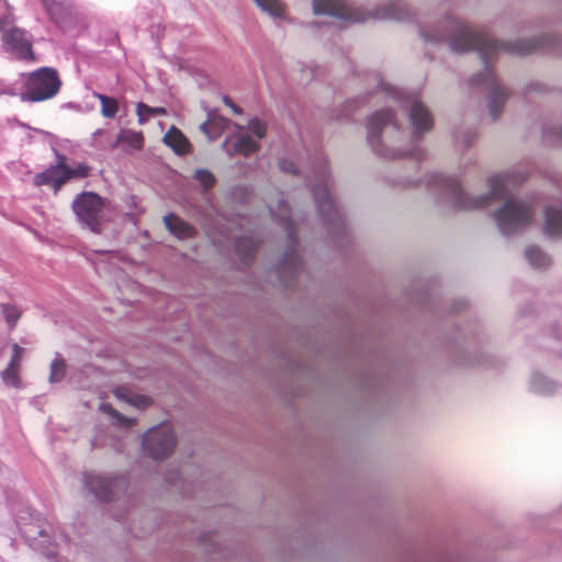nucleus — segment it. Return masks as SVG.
Masks as SVG:
<instances>
[{"instance_id":"nucleus-1","label":"nucleus","mask_w":562,"mask_h":562,"mask_svg":"<svg viewBox=\"0 0 562 562\" xmlns=\"http://www.w3.org/2000/svg\"><path fill=\"white\" fill-rule=\"evenodd\" d=\"M449 45L453 52L462 53L474 49L480 53L485 66V75L473 78L470 83L480 85V79L483 77V81L493 88L490 101V114L495 120L502 112L507 93L504 88L497 83L494 72L488 69V64L492 57L498 50H505L510 54L524 56L541 47L543 42L541 40H521L516 41L515 43H498L490 37V35L483 30L472 29L468 25L458 23L453 35L449 40Z\"/></svg>"},{"instance_id":"nucleus-2","label":"nucleus","mask_w":562,"mask_h":562,"mask_svg":"<svg viewBox=\"0 0 562 562\" xmlns=\"http://www.w3.org/2000/svg\"><path fill=\"white\" fill-rule=\"evenodd\" d=\"M526 179L522 175L509 172L493 176L488 179L490 194L476 199L469 198L462 190L461 184L456 179L448 180V189L451 192L457 207L461 210L480 209L488 204L490 199H503L508 192L510 186L522 182Z\"/></svg>"},{"instance_id":"nucleus-3","label":"nucleus","mask_w":562,"mask_h":562,"mask_svg":"<svg viewBox=\"0 0 562 562\" xmlns=\"http://www.w3.org/2000/svg\"><path fill=\"white\" fill-rule=\"evenodd\" d=\"M60 86L61 80L56 69L43 67L27 76L21 99L29 102L45 101L55 97Z\"/></svg>"},{"instance_id":"nucleus-4","label":"nucleus","mask_w":562,"mask_h":562,"mask_svg":"<svg viewBox=\"0 0 562 562\" xmlns=\"http://www.w3.org/2000/svg\"><path fill=\"white\" fill-rule=\"evenodd\" d=\"M535 210L531 203L509 199L494 214L499 231L504 235L517 233L530 225Z\"/></svg>"},{"instance_id":"nucleus-5","label":"nucleus","mask_w":562,"mask_h":562,"mask_svg":"<svg viewBox=\"0 0 562 562\" xmlns=\"http://www.w3.org/2000/svg\"><path fill=\"white\" fill-rule=\"evenodd\" d=\"M104 200L94 192H83L72 202V210L79 222L94 233L101 231V214Z\"/></svg>"},{"instance_id":"nucleus-6","label":"nucleus","mask_w":562,"mask_h":562,"mask_svg":"<svg viewBox=\"0 0 562 562\" xmlns=\"http://www.w3.org/2000/svg\"><path fill=\"white\" fill-rule=\"evenodd\" d=\"M176 446L171 426L162 423L149 429L143 438V447L147 454L155 460L167 458Z\"/></svg>"},{"instance_id":"nucleus-7","label":"nucleus","mask_w":562,"mask_h":562,"mask_svg":"<svg viewBox=\"0 0 562 562\" xmlns=\"http://www.w3.org/2000/svg\"><path fill=\"white\" fill-rule=\"evenodd\" d=\"M391 127L393 131L398 130V125L394 120V114L391 111H379L374 113L368 122V142L372 149L379 155L387 156L381 147V134L384 128Z\"/></svg>"},{"instance_id":"nucleus-8","label":"nucleus","mask_w":562,"mask_h":562,"mask_svg":"<svg viewBox=\"0 0 562 562\" xmlns=\"http://www.w3.org/2000/svg\"><path fill=\"white\" fill-rule=\"evenodd\" d=\"M3 42L5 49L16 59L31 61L35 59L31 37L25 31L12 29L4 33Z\"/></svg>"},{"instance_id":"nucleus-9","label":"nucleus","mask_w":562,"mask_h":562,"mask_svg":"<svg viewBox=\"0 0 562 562\" xmlns=\"http://www.w3.org/2000/svg\"><path fill=\"white\" fill-rule=\"evenodd\" d=\"M327 176V168L322 167L316 176L319 183L313 186L312 190L315 198V202L322 215L327 221H335L339 218V212L328 193Z\"/></svg>"},{"instance_id":"nucleus-10","label":"nucleus","mask_w":562,"mask_h":562,"mask_svg":"<svg viewBox=\"0 0 562 562\" xmlns=\"http://www.w3.org/2000/svg\"><path fill=\"white\" fill-rule=\"evenodd\" d=\"M313 11L315 14H328L345 21H359L355 11L342 0H313Z\"/></svg>"},{"instance_id":"nucleus-11","label":"nucleus","mask_w":562,"mask_h":562,"mask_svg":"<svg viewBox=\"0 0 562 562\" xmlns=\"http://www.w3.org/2000/svg\"><path fill=\"white\" fill-rule=\"evenodd\" d=\"M87 487L100 501L109 502L112 499L114 488L120 484L119 480L106 479L97 475H86Z\"/></svg>"},{"instance_id":"nucleus-12","label":"nucleus","mask_w":562,"mask_h":562,"mask_svg":"<svg viewBox=\"0 0 562 562\" xmlns=\"http://www.w3.org/2000/svg\"><path fill=\"white\" fill-rule=\"evenodd\" d=\"M409 120L413 126L414 134L416 135L429 132L434 126L431 113L420 102H414L412 104Z\"/></svg>"},{"instance_id":"nucleus-13","label":"nucleus","mask_w":562,"mask_h":562,"mask_svg":"<svg viewBox=\"0 0 562 562\" xmlns=\"http://www.w3.org/2000/svg\"><path fill=\"white\" fill-rule=\"evenodd\" d=\"M23 352L24 349L22 347H20L18 344L13 345V355L11 360L5 370L1 373L2 380L7 385L13 387L20 386V370Z\"/></svg>"},{"instance_id":"nucleus-14","label":"nucleus","mask_w":562,"mask_h":562,"mask_svg":"<svg viewBox=\"0 0 562 562\" xmlns=\"http://www.w3.org/2000/svg\"><path fill=\"white\" fill-rule=\"evenodd\" d=\"M223 149L229 155L233 156L235 154H240L245 157L249 156L250 154H254L260 149V145L257 140L252 139L249 135H243L235 139L234 142H231L229 139H226L223 145Z\"/></svg>"},{"instance_id":"nucleus-15","label":"nucleus","mask_w":562,"mask_h":562,"mask_svg":"<svg viewBox=\"0 0 562 562\" xmlns=\"http://www.w3.org/2000/svg\"><path fill=\"white\" fill-rule=\"evenodd\" d=\"M544 233L551 237L562 235V206H547L544 210Z\"/></svg>"},{"instance_id":"nucleus-16","label":"nucleus","mask_w":562,"mask_h":562,"mask_svg":"<svg viewBox=\"0 0 562 562\" xmlns=\"http://www.w3.org/2000/svg\"><path fill=\"white\" fill-rule=\"evenodd\" d=\"M164 143L178 155L188 154L191 147L186 135L175 126H171L165 134Z\"/></svg>"},{"instance_id":"nucleus-17","label":"nucleus","mask_w":562,"mask_h":562,"mask_svg":"<svg viewBox=\"0 0 562 562\" xmlns=\"http://www.w3.org/2000/svg\"><path fill=\"white\" fill-rule=\"evenodd\" d=\"M167 229L180 239L193 237L194 228L186 221L175 214H168L164 217Z\"/></svg>"},{"instance_id":"nucleus-18","label":"nucleus","mask_w":562,"mask_h":562,"mask_svg":"<svg viewBox=\"0 0 562 562\" xmlns=\"http://www.w3.org/2000/svg\"><path fill=\"white\" fill-rule=\"evenodd\" d=\"M231 121L215 113H210L207 120L201 124V130L210 139H216L229 126Z\"/></svg>"},{"instance_id":"nucleus-19","label":"nucleus","mask_w":562,"mask_h":562,"mask_svg":"<svg viewBox=\"0 0 562 562\" xmlns=\"http://www.w3.org/2000/svg\"><path fill=\"white\" fill-rule=\"evenodd\" d=\"M144 135L142 132L133 130H121L117 134L115 143L112 145V149L116 148L120 144H124L134 150H142L144 147Z\"/></svg>"},{"instance_id":"nucleus-20","label":"nucleus","mask_w":562,"mask_h":562,"mask_svg":"<svg viewBox=\"0 0 562 562\" xmlns=\"http://www.w3.org/2000/svg\"><path fill=\"white\" fill-rule=\"evenodd\" d=\"M235 247L238 257L244 262L251 260L258 249L256 240L250 236H241L237 238Z\"/></svg>"},{"instance_id":"nucleus-21","label":"nucleus","mask_w":562,"mask_h":562,"mask_svg":"<svg viewBox=\"0 0 562 562\" xmlns=\"http://www.w3.org/2000/svg\"><path fill=\"white\" fill-rule=\"evenodd\" d=\"M270 211L271 213L279 217L280 222L283 224L284 226V229L288 233V236H289V239L293 243V244H296L297 240H296V233H295V228H294V223L292 222V220L288 216V206L286 204L283 202V201H280L278 203V211L279 213H274V209L272 206H270Z\"/></svg>"},{"instance_id":"nucleus-22","label":"nucleus","mask_w":562,"mask_h":562,"mask_svg":"<svg viewBox=\"0 0 562 562\" xmlns=\"http://www.w3.org/2000/svg\"><path fill=\"white\" fill-rule=\"evenodd\" d=\"M93 97L100 101V113L105 119H113L119 112V102L115 98L94 92Z\"/></svg>"},{"instance_id":"nucleus-23","label":"nucleus","mask_w":562,"mask_h":562,"mask_svg":"<svg viewBox=\"0 0 562 562\" xmlns=\"http://www.w3.org/2000/svg\"><path fill=\"white\" fill-rule=\"evenodd\" d=\"M529 263L535 268H546L550 265L549 257L538 247H529L525 251Z\"/></svg>"},{"instance_id":"nucleus-24","label":"nucleus","mask_w":562,"mask_h":562,"mask_svg":"<svg viewBox=\"0 0 562 562\" xmlns=\"http://www.w3.org/2000/svg\"><path fill=\"white\" fill-rule=\"evenodd\" d=\"M136 113L138 123L144 124L148 121L149 115H166L167 110L162 106L151 108L143 102H138L136 104Z\"/></svg>"},{"instance_id":"nucleus-25","label":"nucleus","mask_w":562,"mask_h":562,"mask_svg":"<svg viewBox=\"0 0 562 562\" xmlns=\"http://www.w3.org/2000/svg\"><path fill=\"white\" fill-rule=\"evenodd\" d=\"M255 2L271 16L280 18L284 13V4L280 0H255Z\"/></svg>"},{"instance_id":"nucleus-26","label":"nucleus","mask_w":562,"mask_h":562,"mask_svg":"<svg viewBox=\"0 0 562 562\" xmlns=\"http://www.w3.org/2000/svg\"><path fill=\"white\" fill-rule=\"evenodd\" d=\"M66 375V362L61 357H57L50 364L48 381L50 383L60 382Z\"/></svg>"},{"instance_id":"nucleus-27","label":"nucleus","mask_w":562,"mask_h":562,"mask_svg":"<svg viewBox=\"0 0 562 562\" xmlns=\"http://www.w3.org/2000/svg\"><path fill=\"white\" fill-rule=\"evenodd\" d=\"M41 2L44 5L50 19L55 21L66 10L65 0H41Z\"/></svg>"},{"instance_id":"nucleus-28","label":"nucleus","mask_w":562,"mask_h":562,"mask_svg":"<svg viewBox=\"0 0 562 562\" xmlns=\"http://www.w3.org/2000/svg\"><path fill=\"white\" fill-rule=\"evenodd\" d=\"M48 170H53V188L55 192L59 191L60 188L69 181V176L67 173V170H64V168H59L57 166H50Z\"/></svg>"},{"instance_id":"nucleus-29","label":"nucleus","mask_w":562,"mask_h":562,"mask_svg":"<svg viewBox=\"0 0 562 562\" xmlns=\"http://www.w3.org/2000/svg\"><path fill=\"white\" fill-rule=\"evenodd\" d=\"M193 178L205 189L209 190L214 187L216 179L214 175L206 169H198Z\"/></svg>"},{"instance_id":"nucleus-30","label":"nucleus","mask_w":562,"mask_h":562,"mask_svg":"<svg viewBox=\"0 0 562 562\" xmlns=\"http://www.w3.org/2000/svg\"><path fill=\"white\" fill-rule=\"evenodd\" d=\"M1 310L7 323L11 328H13L20 318V312L15 306L10 304H3Z\"/></svg>"},{"instance_id":"nucleus-31","label":"nucleus","mask_w":562,"mask_h":562,"mask_svg":"<svg viewBox=\"0 0 562 562\" xmlns=\"http://www.w3.org/2000/svg\"><path fill=\"white\" fill-rule=\"evenodd\" d=\"M248 130L258 138V139H261L266 136L267 134V125L258 120V119H252L249 121L248 123Z\"/></svg>"},{"instance_id":"nucleus-32","label":"nucleus","mask_w":562,"mask_h":562,"mask_svg":"<svg viewBox=\"0 0 562 562\" xmlns=\"http://www.w3.org/2000/svg\"><path fill=\"white\" fill-rule=\"evenodd\" d=\"M90 170L91 168L88 165L80 162L76 168H68L67 173L69 180L74 178H86L89 176Z\"/></svg>"},{"instance_id":"nucleus-33","label":"nucleus","mask_w":562,"mask_h":562,"mask_svg":"<svg viewBox=\"0 0 562 562\" xmlns=\"http://www.w3.org/2000/svg\"><path fill=\"white\" fill-rule=\"evenodd\" d=\"M376 16L390 20H401L403 16V11L397 9L395 5H391L385 8L383 12H378Z\"/></svg>"},{"instance_id":"nucleus-34","label":"nucleus","mask_w":562,"mask_h":562,"mask_svg":"<svg viewBox=\"0 0 562 562\" xmlns=\"http://www.w3.org/2000/svg\"><path fill=\"white\" fill-rule=\"evenodd\" d=\"M11 10L5 0H0V31L10 22Z\"/></svg>"},{"instance_id":"nucleus-35","label":"nucleus","mask_w":562,"mask_h":562,"mask_svg":"<svg viewBox=\"0 0 562 562\" xmlns=\"http://www.w3.org/2000/svg\"><path fill=\"white\" fill-rule=\"evenodd\" d=\"M53 170H48V168L36 175L35 178H34V183L35 186L37 187H42V186H52L53 187V178H52V175H53Z\"/></svg>"},{"instance_id":"nucleus-36","label":"nucleus","mask_w":562,"mask_h":562,"mask_svg":"<svg viewBox=\"0 0 562 562\" xmlns=\"http://www.w3.org/2000/svg\"><path fill=\"white\" fill-rule=\"evenodd\" d=\"M288 266L293 272H297L300 262L296 258V255H291L289 262L281 263L278 268V273L281 276L288 269Z\"/></svg>"},{"instance_id":"nucleus-37","label":"nucleus","mask_w":562,"mask_h":562,"mask_svg":"<svg viewBox=\"0 0 562 562\" xmlns=\"http://www.w3.org/2000/svg\"><path fill=\"white\" fill-rule=\"evenodd\" d=\"M101 407L104 412L111 414L113 417L117 418L121 423H123L125 426H130L134 423V419H130L114 411L110 404H102Z\"/></svg>"},{"instance_id":"nucleus-38","label":"nucleus","mask_w":562,"mask_h":562,"mask_svg":"<svg viewBox=\"0 0 562 562\" xmlns=\"http://www.w3.org/2000/svg\"><path fill=\"white\" fill-rule=\"evenodd\" d=\"M128 402L139 408H145L150 404L149 397L144 395H133Z\"/></svg>"},{"instance_id":"nucleus-39","label":"nucleus","mask_w":562,"mask_h":562,"mask_svg":"<svg viewBox=\"0 0 562 562\" xmlns=\"http://www.w3.org/2000/svg\"><path fill=\"white\" fill-rule=\"evenodd\" d=\"M280 169L284 172H289L292 175L297 173V169H296L294 162L286 160V159L280 161Z\"/></svg>"},{"instance_id":"nucleus-40","label":"nucleus","mask_w":562,"mask_h":562,"mask_svg":"<svg viewBox=\"0 0 562 562\" xmlns=\"http://www.w3.org/2000/svg\"><path fill=\"white\" fill-rule=\"evenodd\" d=\"M222 101L226 106L231 108L235 114H241V108L235 104L228 95H223Z\"/></svg>"},{"instance_id":"nucleus-41","label":"nucleus","mask_w":562,"mask_h":562,"mask_svg":"<svg viewBox=\"0 0 562 562\" xmlns=\"http://www.w3.org/2000/svg\"><path fill=\"white\" fill-rule=\"evenodd\" d=\"M56 157H57V161H56L55 166H57L59 168H64V170H67L69 167L66 164V160H67L66 156L57 153Z\"/></svg>"},{"instance_id":"nucleus-42","label":"nucleus","mask_w":562,"mask_h":562,"mask_svg":"<svg viewBox=\"0 0 562 562\" xmlns=\"http://www.w3.org/2000/svg\"><path fill=\"white\" fill-rule=\"evenodd\" d=\"M0 94H14L12 87L4 83L2 79H0Z\"/></svg>"},{"instance_id":"nucleus-43","label":"nucleus","mask_w":562,"mask_h":562,"mask_svg":"<svg viewBox=\"0 0 562 562\" xmlns=\"http://www.w3.org/2000/svg\"><path fill=\"white\" fill-rule=\"evenodd\" d=\"M557 137L562 142V127L557 131Z\"/></svg>"}]
</instances>
